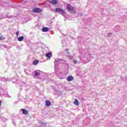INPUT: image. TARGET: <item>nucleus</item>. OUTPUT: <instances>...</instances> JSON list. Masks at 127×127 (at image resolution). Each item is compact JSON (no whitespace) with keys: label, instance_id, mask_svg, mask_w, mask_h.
<instances>
[{"label":"nucleus","instance_id":"nucleus-21","mask_svg":"<svg viewBox=\"0 0 127 127\" xmlns=\"http://www.w3.org/2000/svg\"><path fill=\"white\" fill-rule=\"evenodd\" d=\"M76 63H77V60H73V64H76Z\"/></svg>","mask_w":127,"mask_h":127},{"label":"nucleus","instance_id":"nucleus-20","mask_svg":"<svg viewBox=\"0 0 127 127\" xmlns=\"http://www.w3.org/2000/svg\"><path fill=\"white\" fill-rule=\"evenodd\" d=\"M16 36H18V35H19V31H17V32H16Z\"/></svg>","mask_w":127,"mask_h":127},{"label":"nucleus","instance_id":"nucleus-6","mask_svg":"<svg viewBox=\"0 0 127 127\" xmlns=\"http://www.w3.org/2000/svg\"><path fill=\"white\" fill-rule=\"evenodd\" d=\"M66 80L67 81H68V82H70L71 81H73V80H74V77L72 76H68L67 78H66Z\"/></svg>","mask_w":127,"mask_h":127},{"label":"nucleus","instance_id":"nucleus-11","mask_svg":"<svg viewBox=\"0 0 127 127\" xmlns=\"http://www.w3.org/2000/svg\"><path fill=\"white\" fill-rule=\"evenodd\" d=\"M23 39H24V36H20L18 38V41H23Z\"/></svg>","mask_w":127,"mask_h":127},{"label":"nucleus","instance_id":"nucleus-16","mask_svg":"<svg viewBox=\"0 0 127 127\" xmlns=\"http://www.w3.org/2000/svg\"><path fill=\"white\" fill-rule=\"evenodd\" d=\"M108 36L109 37H113V33H108Z\"/></svg>","mask_w":127,"mask_h":127},{"label":"nucleus","instance_id":"nucleus-19","mask_svg":"<svg viewBox=\"0 0 127 127\" xmlns=\"http://www.w3.org/2000/svg\"><path fill=\"white\" fill-rule=\"evenodd\" d=\"M40 125L41 126H42V125H45V124L43 122H40Z\"/></svg>","mask_w":127,"mask_h":127},{"label":"nucleus","instance_id":"nucleus-24","mask_svg":"<svg viewBox=\"0 0 127 127\" xmlns=\"http://www.w3.org/2000/svg\"><path fill=\"white\" fill-rule=\"evenodd\" d=\"M1 104H2V102L1 101V100H0V106L1 105Z\"/></svg>","mask_w":127,"mask_h":127},{"label":"nucleus","instance_id":"nucleus-25","mask_svg":"<svg viewBox=\"0 0 127 127\" xmlns=\"http://www.w3.org/2000/svg\"><path fill=\"white\" fill-rule=\"evenodd\" d=\"M68 50H69L68 49H66L65 51H68Z\"/></svg>","mask_w":127,"mask_h":127},{"label":"nucleus","instance_id":"nucleus-9","mask_svg":"<svg viewBox=\"0 0 127 127\" xmlns=\"http://www.w3.org/2000/svg\"><path fill=\"white\" fill-rule=\"evenodd\" d=\"M21 111H22L23 115H27L28 114V111L25 109H22Z\"/></svg>","mask_w":127,"mask_h":127},{"label":"nucleus","instance_id":"nucleus-17","mask_svg":"<svg viewBox=\"0 0 127 127\" xmlns=\"http://www.w3.org/2000/svg\"><path fill=\"white\" fill-rule=\"evenodd\" d=\"M4 39H5L4 37H3L2 36H0V40H3Z\"/></svg>","mask_w":127,"mask_h":127},{"label":"nucleus","instance_id":"nucleus-27","mask_svg":"<svg viewBox=\"0 0 127 127\" xmlns=\"http://www.w3.org/2000/svg\"><path fill=\"white\" fill-rule=\"evenodd\" d=\"M67 54H70V53L67 52Z\"/></svg>","mask_w":127,"mask_h":127},{"label":"nucleus","instance_id":"nucleus-8","mask_svg":"<svg viewBox=\"0 0 127 127\" xmlns=\"http://www.w3.org/2000/svg\"><path fill=\"white\" fill-rule=\"evenodd\" d=\"M46 107H50L51 106V102L49 100H47L45 102Z\"/></svg>","mask_w":127,"mask_h":127},{"label":"nucleus","instance_id":"nucleus-23","mask_svg":"<svg viewBox=\"0 0 127 127\" xmlns=\"http://www.w3.org/2000/svg\"><path fill=\"white\" fill-rule=\"evenodd\" d=\"M88 62H89V61H87L86 62H84V64H87V63H88Z\"/></svg>","mask_w":127,"mask_h":127},{"label":"nucleus","instance_id":"nucleus-13","mask_svg":"<svg viewBox=\"0 0 127 127\" xmlns=\"http://www.w3.org/2000/svg\"><path fill=\"white\" fill-rule=\"evenodd\" d=\"M1 80H2L3 82H7V81H8V79L5 78V77H1Z\"/></svg>","mask_w":127,"mask_h":127},{"label":"nucleus","instance_id":"nucleus-7","mask_svg":"<svg viewBox=\"0 0 127 127\" xmlns=\"http://www.w3.org/2000/svg\"><path fill=\"white\" fill-rule=\"evenodd\" d=\"M42 31L43 32H48V31H49V28L46 27H44L42 28Z\"/></svg>","mask_w":127,"mask_h":127},{"label":"nucleus","instance_id":"nucleus-26","mask_svg":"<svg viewBox=\"0 0 127 127\" xmlns=\"http://www.w3.org/2000/svg\"><path fill=\"white\" fill-rule=\"evenodd\" d=\"M7 97L8 98H10V96H9V95H8Z\"/></svg>","mask_w":127,"mask_h":127},{"label":"nucleus","instance_id":"nucleus-18","mask_svg":"<svg viewBox=\"0 0 127 127\" xmlns=\"http://www.w3.org/2000/svg\"><path fill=\"white\" fill-rule=\"evenodd\" d=\"M68 58L70 59V60H73V57L71 56H68Z\"/></svg>","mask_w":127,"mask_h":127},{"label":"nucleus","instance_id":"nucleus-3","mask_svg":"<svg viewBox=\"0 0 127 127\" xmlns=\"http://www.w3.org/2000/svg\"><path fill=\"white\" fill-rule=\"evenodd\" d=\"M33 12L36 13H39V12H41V9L38 7H36L33 9Z\"/></svg>","mask_w":127,"mask_h":127},{"label":"nucleus","instance_id":"nucleus-10","mask_svg":"<svg viewBox=\"0 0 127 127\" xmlns=\"http://www.w3.org/2000/svg\"><path fill=\"white\" fill-rule=\"evenodd\" d=\"M46 57H48V58H51L52 57V53L51 52H49L48 53L46 54Z\"/></svg>","mask_w":127,"mask_h":127},{"label":"nucleus","instance_id":"nucleus-14","mask_svg":"<svg viewBox=\"0 0 127 127\" xmlns=\"http://www.w3.org/2000/svg\"><path fill=\"white\" fill-rule=\"evenodd\" d=\"M74 104L75 105V106H79V101L77 99H75Z\"/></svg>","mask_w":127,"mask_h":127},{"label":"nucleus","instance_id":"nucleus-2","mask_svg":"<svg viewBox=\"0 0 127 127\" xmlns=\"http://www.w3.org/2000/svg\"><path fill=\"white\" fill-rule=\"evenodd\" d=\"M67 9L68 11H73L74 10V7H72L70 4L67 5Z\"/></svg>","mask_w":127,"mask_h":127},{"label":"nucleus","instance_id":"nucleus-22","mask_svg":"<svg viewBox=\"0 0 127 127\" xmlns=\"http://www.w3.org/2000/svg\"><path fill=\"white\" fill-rule=\"evenodd\" d=\"M19 83V84H21V81H20V80H19V81H18L17 82V84H18Z\"/></svg>","mask_w":127,"mask_h":127},{"label":"nucleus","instance_id":"nucleus-15","mask_svg":"<svg viewBox=\"0 0 127 127\" xmlns=\"http://www.w3.org/2000/svg\"><path fill=\"white\" fill-rule=\"evenodd\" d=\"M39 63V61L38 60H35L33 62V64L37 65V64Z\"/></svg>","mask_w":127,"mask_h":127},{"label":"nucleus","instance_id":"nucleus-4","mask_svg":"<svg viewBox=\"0 0 127 127\" xmlns=\"http://www.w3.org/2000/svg\"><path fill=\"white\" fill-rule=\"evenodd\" d=\"M62 61H63V60L59 59H56L55 61V65L57 66L59 63H61Z\"/></svg>","mask_w":127,"mask_h":127},{"label":"nucleus","instance_id":"nucleus-1","mask_svg":"<svg viewBox=\"0 0 127 127\" xmlns=\"http://www.w3.org/2000/svg\"><path fill=\"white\" fill-rule=\"evenodd\" d=\"M56 12H59L61 14H62L63 16H64V14H66V12L65 11L60 8H56L55 9Z\"/></svg>","mask_w":127,"mask_h":127},{"label":"nucleus","instance_id":"nucleus-12","mask_svg":"<svg viewBox=\"0 0 127 127\" xmlns=\"http://www.w3.org/2000/svg\"><path fill=\"white\" fill-rule=\"evenodd\" d=\"M50 2L52 4H57V1L56 0H52Z\"/></svg>","mask_w":127,"mask_h":127},{"label":"nucleus","instance_id":"nucleus-5","mask_svg":"<svg viewBox=\"0 0 127 127\" xmlns=\"http://www.w3.org/2000/svg\"><path fill=\"white\" fill-rule=\"evenodd\" d=\"M41 73H42V71L39 70H36L35 71V77H38V76H40V75H41Z\"/></svg>","mask_w":127,"mask_h":127}]
</instances>
